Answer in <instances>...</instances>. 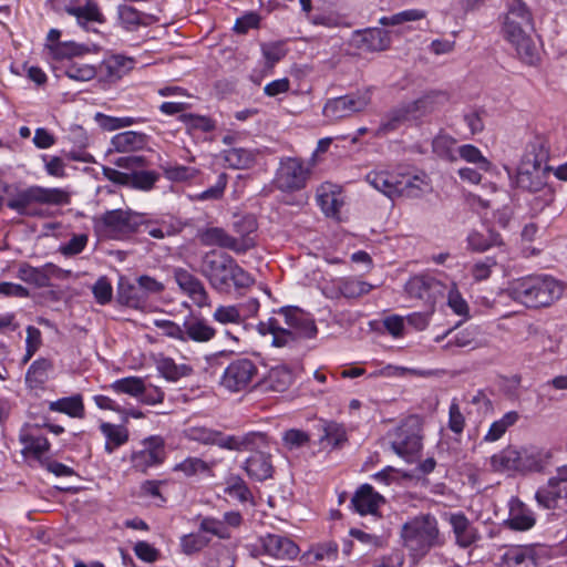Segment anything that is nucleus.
<instances>
[{"mask_svg":"<svg viewBox=\"0 0 567 567\" xmlns=\"http://www.w3.org/2000/svg\"><path fill=\"white\" fill-rule=\"evenodd\" d=\"M553 457L550 450L537 446H507L491 457V466L495 472L527 474L540 473Z\"/></svg>","mask_w":567,"mask_h":567,"instance_id":"7ed1b4c3","label":"nucleus"},{"mask_svg":"<svg viewBox=\"0 0 567 567\" xmlns=\"http://www.w3.org/2000/svg\"><path fill=\"white\" fill-rule=\"evenodd\" d=\"M350 44L359 50L379 52L390 48L391 38L389 32L381 28H368L353 31Z\"/></svg>","mask_w":567,"mask_h":567,"instance_id":"6ab92c4d","label":"nucleus"},{"mask_svg":"<svg viewBox=\"0 0 567 567\" xmlns=\"http://www.w3.org/2000/svg\"><path fill=\"white\" fill-rule=\"evenodd\" d=\"M158 179V174L152 171H133L130 173V185L141 190H150Z\"/></svg>","mask_w":567,"mask_h":567,"instance_id":"6e6d98bb","label":"nucleus"},{"mask_svg":"<svg viewBox=\"0 0 567 567\" xmlns=\"http://www.w3.org/2000/svg\"><path fill=\"white\" fill-rule=\"evenodd\" d=\"M244 468L250 478L258 482L271 478L275 472L271 455L262 451L252 453L246 460Z\"/></svg>","mask_w":567,"mask_h":567,"instance_id":"393cba45","label":"nucleus"},{"mask_svg":"<svg viewBox=\"0 0 567 567\" xmlns=\"http://www.w3.org/2000/svg\"><path fill=\"white\" fill-rule=\"evenodd\" d=\"M310 171L298 158L281 161L276 174V186L282 192H296L306 187Z\"/></svg>","mask_w":567,"mask_h":567,"instance_id":"4468645a","label":"nucleus"},{"mask_svg":"<svg viewBox=\"0 0 567 567\" xmlns=\"http://www.w3.org/2000/svg\"><path fill=\"white\" fill-rule=\"evenodd\" d=\"M339 289L346 298H359L370 292L372 285L357 279H346L340 284Z\"/></svg>","mask_w":567,"mask_h":567,"instance_id":"bf43d9fd","label":"nucleus"},{"mask_svg":"<svg viewBox=\"0 0 567 567\" xmlns=\"http://www.w3.org/2000/svg\"><path fill=\"white\" fill-rule=\"evenodd\" d=\"M309 434L305 431L290 429L282 435V441L289 450L299 449L309 442Z\"/></svg>","mask_w":567,"mask_h":567,"instance_id":"338daca9","label":"nucleus"},{"mask_svg":"<svg viewBox=\"0 0 567 567\" xmlns=\"http://www.w3.org/2000/svg\"><path fill=\"white\" fill-rule=\"evenodd\" d=\"M147 143V136L144 133L126 131L114 135L111 144L114 151L118 153H132L143 150Z\"/></svg>","mask_w":567,"mask_h":567,"instance_id":"7c9ffc66","label":"nucleus"},{"mask_svg":"<svg viewBox=\"0 0 567 567\" xmlns=\"http://www.w3.org/2000/svg\"><path fill=\"white\" fill-rule=\"evenodd\" d=\"M450 524L453 528L456 544L461 548H467L481 538L477 529L462 513L452 514L450 517Z\"/></svg>","mask_w":567,"mask_h":567,"instance_id":"bb28decb","label":"nucleus"},{"mask_svg":"<svg viewBox=\"0 0 567 567\" xmlns=\"http://www.w3.org/2000/svg\"><path fill=\"white\" fill-rule=\"evenodd\" d=\"M400 176L389 172H370L365 176V181L377 190L393 199L398 196V187Z\"/></svg>","mask_w":567,"mask_h":567,"instance_id":"2f4dec72","label":"nucleus"},{"mask_svg":"<svg viewBox=\"0 0 567 567\" xmlns=\"http://www.w3.org/2000/svg\"><path fill=\"white\" fill-rule=\"evenodd\" d=\"M424 17V11L410 9L392 14L391 17H382L380 23L382 25H398L409 21H416Z\"/></svg>","mask_w":567,"mask_h":567,"instance_id":"052dcab7","label":"nucleus"},{"mask_svg":"<svg viewBox=\"0 0 567 567\" xmlns=\"http://www.w3.org/2000/svg\"><path fill=\"white\" fill-rule=\"evenodd\" d=\"M370 102L371 92L369 89L330 99L323 106V115L332 120L343 118L363 111Z\"/></svg>","mask_w":567,"mask_h":567,"instance_id":"ddd939ff","label":"nucleus"},{"mask_svg":"<svg viewBox=\"0 0 567 567\" xmlns=\"http://www.w3.org/2000/svg\"><path fill=\"white\" fill-rule=\"evenodd\" d=\"M165 457L164 441L159 436H151L143 441V447L131 456L132 466L140 472L159 465Z\"/></svg>","mask_w":567,"mask_h":567,"instance_id":"a211bd4d","label":"nucleus"},{"mask_svg":"<svg viewBox=\"0 0 567 567\" xmlns=\"http://www.w3.org/2000/svg\"><path fill=\"white\" fill-rule=\"evenodd\" d=\"M257 153L243 147H233L224 151L225 163L233 168L244 169L254 165Z\"/></svg>","mask_w":567,"mask_h":567,"instance_id":"79ce46f5","label":"nucleus"},{"mask_svg":"<svg viewBox=\"0 0 567 567\" xmlns=\"http://www.w3.org/2000/svg\"><path fill=\"white\" fill-rule=\"evenodd\" d=\"M293 381L292 372L287 367L272 368L267 377L262 380V385L267 390L274 392L286 391Z\"/></svg>","mask_w":567,"mask_h":567,"instance_id":"ea45409f","label":"nucleus"},{"mask_svg":"<svg viewBox=\"0 0 567 567\" xmlns=\"http://www.w3.org/2000/svg\"><path fill=\"white\" fill-rule=\"evenodd\" d=\"M218 485L221 487V494H217L219 501H227V496L239 503H247L252 499L250 489L239 475H229L225 482Z\"/></svg>","mask_w":567,"mask_h":567,"instance_id":"cd10ccee","label":"nucleus"},{"mask_svg":"<svg viewBox=\"0 0 567 567\" xmlns=\"http://www.w3.org/2000/svg\"><path fill=\"white\" fill-rule=\"evenodd\" d=\"M65 74L71 80L86 82V81L92 80L95 76L96 71H95V68L90 64L71 63L66 68Z\"/></svg>","mask_w":567,"mask_h":567,"instance_id":"e2e57ef3","label":"nucleus"},{"mask_svg":"<svg viewBox=\"0 0 567 567\" xmlns=\"http://www.w3.org/2000/svg\"><path fill=\"white\" fill-rule=\"evenodd\" d=\"M117 23L125 30H135L143 23L142 13L127 4H120L116 9Z\"/></svg>","mask_w":567,"mask_h":567,"instance_id":"49530a36","label":"nucleus"},{"mask_svg":"<svg viewBox=\"0 0 567 567\" xmlns=\"http://www.w3.org/2000/svg\"><path fill=\"white\" fill-rule=\"evenodd\" d=\"M92 292L97 303L106 305L112 300L113 288L106 277H100L93 285Z\"/></svg>","mask_w":567,"mask_h":567,"instance_id":"0e129e2a","label":"nucleus"},{"mask_svg":"<svg viewBox=\"0 0 567 567\" xmlns=\"http://www.w3.org/2000/svg\"><path fill=\"white\" fill-rule=\"evenodd\" d=\"M267 444V435L262 432H248L243 435L228 434L215 430V465L218 454L227 452L231 462L236 461L235 454L241 451L260 447Z\"/></svg>","mask_w":567,"mask_h":567,"instance_id":"9b49d317","label":"nucleus"},{"mask_svg":"<svg viewBox=\"0 0 567 567\" xmlns=\"http://www.w3.org/2000/svg\"><path fill=\"white\" fill-rule=\"evenodd\" d=\"M110 389L138 399L144 392V381L138 377H126L111 383Z\"/></svg>","mask_w":567,"mask_h":567,"instance_id":"de8ad7c7","label":"nucleus"},{"mask_svg":"<svg viewBox=\"0 0 567 567\" xmlns=\"http://www.w3.org/2000/svg\"><path fill=\"white\" fill-rule=\"evenodd\" d=\"M185 337L197 341L205 342L213 337V329L207 324L206 320L195 315L187 317L183 324Z\"/></svg>","mask_w":567,"mask_h":567,"instance_id":"a19ab883","label":"nucleus"},{"mask_svg":"<svg viewBox=\"0 0 567 567\" xmlns=\"http://www.w3.org/2000/svg\"><path fill=\"white\" fill-rule=\"evenodd\" d=\"M70 193L59 187L32 185L17 190L7 202V206L23 216H40V210L33 205L63 206L70 204Z\"/></svg>","mask_w":567,"mask_h":567,"instance_id":"20e7f679","label":"nucleus"},{"mask_svg":"<svg viewBox=\"0 0 567 567\" xmlns=\"http://www.w3.org/2000/svg\"><path fill=\"white\" fill-rule=\"evenodd\" d=\"M53 7L75 18L76 24L85 30L91 23L103 24L106 21L101 7L94 0H54Z\"/></svg>","mask_w":567,"mask_h":567,"instance_id":"f8f14e48","label":"nucleus"},{"mask_svg":"<svg viewBox=\"0 0 567 567\" xmlns=\"http://www.w3.org/2000/svg\"><path fill=\"white\" fill-rule=\"evenodd\" d=\"M252 284V278L226 254L215 260V290L230 293Z\"/></svg>","mask_w":567,"mask_h":567,"instance_id":"9d476101","label":"nucleus"},{"mask_svg":"<svg viewBox=\"0 0 567 567\" xmlns=\"http://www.w3.org/2000/svg\"><path fill=\"white\" fill-rule=\"evenodd\" d=\"M174 277L179 288L185 291L197 306L206 303L207 295L202 284L190 272L184 269H176Z\"/></svg>","mask_w":567,"mask_h":567,"instance_id":"c85d7f7f","label":"nucleus"},{"mask_svg":"<svg viewBox=\"0 0 567 567\" xmlns=\"http://www.w3.org/2000/svg\"><path fill=\"white\" fill-rule=\"evenodd\" d=\"M134 63L132 58L115 54L105 61V69L111 78L120 79L134 68Z\"/></svg>","mask_w":567,"mask_h":567,"instance_id":"3c124183","label":"nucleus"},{"mask_svg":"<svg viewBox=\"0 0 567 567\" xmlns=\"http://www.w3.org/2000/svg\"><path fill=\"white\" fill-rule=\"evenodd\" d=\"M563 496H567V488L558 484L553 477L548 480L546 486L538 488L535 494L537 503L547 509L556 508Z\"/></svg>","mask_w":567,"mask_h":567,"instance_id":"c9c22d12","label":"nucleus"},{"mask_svg":"<svg viewBox=\"0 0 567 567\" xmlns=\"http://www.w3.org/2000/svg\"><path fill=\"white\" fill-rule=\"evenodd\" d=\"M549 157V151L547 143L544 137L535 136L525 148V153L522 158V165L543 167V164L547 162Z\"/></svg>","mask_w":567,"mask_h":567,"instance_id":"72a5a7b5","label":"nucleus"},{"mask_svg":"<svg viewBox=\"0 0 567 567\" xmlns=\"http://www.w3.org/2000/svg\"><path fill=\"white\" fill-rule=\"evenodd\" d=\"M233 230L238 235L233 237L223 228L215 227V245L230 249L237 254L246 252L256 246L251 234L258 228L257 220L252 215L234 216Z\"/></svg>","mask_w":567,"mask_h":567,"instance_id":"6e6552de","label":"nucleus"},{"mask_svg":"<svg viewBox=\"0 0 567 567\" xmlns=\"http://www.w3.org/2000/svg\"><path fill=\"white\" fill-rule=\"evenodd\" d=\"M320 443L328 442L333 447L341 446L347 441L344 426L336 421L319 420L317 424Z\"/></svg>","mask_w":567,"mask_h":567,"instance_id":"e433bc0d","label":"nucleus"},{"mask_svg":"<svg viewBox=\"0 0 567 567\" xmlns=\"http://www.w3.org/2000/svg\"><path fill=\"white\" fill-rule=\"evenodd\" d=\"M381 503H384V497L369 484L361 485L351 498V506L360 515H374Z\"/></svg>","mask_w":567,"mask_h":567,"instance_id":"b1692460","label":"nucleus"},{"mask_svg":"<svg viewBox=\"0 0 567 567\" xmlns=\"http://www.w3.org/2000/svg\"><path fill=\"white\" fill-rule=\"evenodd\" d=\"M502 35L515 49L522 62L534 65L539 56L530 37L534 30L532 13L523 0H507Z\"/></svg>","mask_w":567,"mask_h":567,"instance_id":"f257e3e1","label":"nucleus"},{"mask_svg":"<svg viewBox=\"0 0 567 567\" xmlns=\"http://www.w3.org/2000/svg\"><path fill=\"white\" fill-rule=\"evenodd\" d=\"M215 321L221 326L230 323L236 326L237 331H243V318L236 306H220L215 309Z\"/></svg>","mask_w":567,"mask_h":567,"instance_id":"864d4df0","label":"nucleus"},{"mask_svg":"<svg viewBox=\"0 0 567 567\" xmlns=\"http://www.w3.org/2000/svg\"><path fill=\"white\" fill-rule=\"evenodd\" d=\"M41 343V331L33 326H29L27 328L25 355L23 359L24 362H28L34 355Z\"/></svg>","mask_w":567,"mask_h":567,"instance_id":"69168bd1","label":"nucleus"},{"mask_svg":"<svg viewBox=\"0 0 567 567\" xmlns=\"http://www.w3.org/2000/svg\"><path fill=\"white\" fill-rule=\"evenodd\" d=\"M256 372L257 368L252 361L248 359L236 360L225 369L219 386L229 392L241 391L250 383Z\"/></svg>","mask_w":567,"mask_h":567,"instance_id":"dca6fc26","label":"nucleus"},{"mask_svg":"<svg viewBox=\"0 0 567 567\" xmlns=\"http://www.w3.org/2000/svg\"><path fill=\"white\" fill-rule=\"evenodd\" d=\"M449 101V94L445 91L433 90L424 93L415 101L408 102L414 121L430 115L441 109Z\"/></svg>","mask_w":567,"mask_h":567,"instance_id":"5701e85b","label":"nucleus"},{"mask_svg":"<svg viewBox=\"0 0 567 567\" xmlns=\"http://www.w3.org/2000/svg\"><path fill=\"white\" fill-rule=\"evenodd\" d=\"M545 549L542 545H513L501 557L503 567H538Z\"/></svg>","mask_w":567,"mask_h":567,"instance_id":"f3484780","label":"nucleus"},{"mask_svg":"<svg viewBox=\"0 0 567 567\" xmlns=\"http://www.w3.org/2000/svg\"><path fill=\"white\" fill-rule=\"evenodd\" d=\"M243 524V516L237 511H229L223 515V519H215V537L227 540H238L234 532Z\"/></svg>","mask_w":567,"mask_h":567,"instance_id":"4c0bfd02","label":"nucleus"},{"mask_svg":"<svg viewBox=\"0 0 567 567\" xmlns=\"http://www.w3.org/2000/svg\"><path fill=\"white\" fill-rule=\"evenodd\" d=\"M260 17L256 12H247L244 16L237 18L234 30L239 34H246L250 29L259 28Z\"/></svg>","mask_w":567,"mask_h":567,"instance_id":"774afa93","label":"nucleus"},{"mask_svg":"<svg viewBox=\"0 0 567 567\" xmlns=\"http://www.w3.org/2000/svg\"><path fill=\"white\" fill-rule=\"evenodd\" d=\"M392 451L408 462L422 449V424L417 416L406 417L388 433Z\"/></svg>","mask_w":567,"mask_h":567,"instance_id":"0eeeda50","label":"nucleus"},{"mask_svg":"<svg viewBox=\"0 0 567 567\" xmlns=\"http://www.w3.org/2000/svg\"><path fill=\"white\" fill-rule=\"evenodd\" d=\"M404 545L417 556H424L432 547L440 545L435 517L416 516L402 526Z\"/></svg>","mask_w":567,"mask_h":567,"instance_id":"423d86ee","label":"nucleus"},{"mask_svg":"<svg viewBox=\"0 0 567 567\" xmlns=\"http://www.w3.org/2000/svg\"><path fill=\"white\" fill-rule=\"evenodd\" d=\"M260 542L264 553L277 559L291 560L299 554V547L295 542L282 535L267 534Z\"/></svg>","mask_w":567,"mask_h":567,"instance_id":"4be33fe9","label":"nucleus"},{"mask_svg":"<svg viewBox=\"0 0 567 567\" xmlns=\"http://www.w3.org/2000/svg\"><path fill=\"white\" fill-rule=\"evenodd\" d=\"M508 509V518L504 522V525L509 529L525 532L535 526V513L518 497L511 498Z\"/></svg>","mask_w":567,"mask_h":567,"instance_id":"412c9836","label":"nucleus"},{"mask_svg":"<svg viewBox=\"0 0 567 567\" xmlns=\"http://www.w3.org/2000/svg\"><path fill=\"white\" fill-rule=\"evenodd\" d=\"M398 196L417 198L425 192L427 184L419 176H401L399 178Z\"/></svg>","mask_w":567,"mask_h":567,"instance_id":"a18cd8bd","label":"nucleus"},{"mask_svg":"<svg viewBox=\"0 0 567 567\" xmlns=\"http://www.w3.org/2000/svg\"><path fill=\"white\" fill-rule=\"evenodd\" d=\"M456 141L447 134H439L432 142L433 152L441 158L455 161L454 145Z\"/></svg>","mask_w":567,"mask_h":567,"instance_id":"5fc2aeb1","label":"nucleus"},{"mask_svg":"<svg viewBox=\"0 0 567 567\" xmlns=\"http://www.w3.org/2000/svg\"><path fill=\"white\" fill-rule=\"evenodd\" d=\"M274 313L282 315L290 329L279 326V329L271 334L272 347H287L299 338L311 339L317 336L318 329L313 318L299 307L285 306L274 310Z\"/></svg>","mask_w":567,"mask_h":567,"instance_id":"39448f33","label":"nucleus"},{"mask_svg":"<svg viewBox=\"0 0 567 567\" xmlns=\"http://www.w3.org/2000/svg\"><path fill=\"white\" fill-rule=\"evenodd\" d=\"M52 362L41 358L35 360L28 369L25 381L31 388H38L44 384L52 370Z\"/></svg>","mask_w":567,"mask_h":567,"instance_id":"c03bdc74","label":"nucleus"},{"mask_svg":"<svg viewBox=\"0 0 567 567\" xmlns=\"http://www.w3.org/2000/svg\"><path fill=\"white\" fill-rule=\"evenodd\" d=\"M549 167H535L528 165H519L516 175V185L518 188L530 193L543 192L544 203L540 207H546L554 202V192L546 187V171Z\"/></svg>","mask_w":567,"mask_h":567,"instance_id":"2eb2a0df","label":"nucleus"},{"mask_svg":"<svg viewBox=\"0 0 567 567\" xmlns=\"http://www.w3.org/2000/svg\"><path fill=\"white\" fill-rule=\"evenodd\" d=\"M48 409L51 412L63 413L72 419H84L85 406L82 394H73L50 401Z\"/></svg>","mask_w":567,"mask_h":567,"instance_id":"c756f323","label":"nucleus"},{"mask_svg":"<svg viewBox=\"0 0 567 567\" xmlns=\"http://www.w3.org/2000/svg\"><path fill=\"white\" fill-rule=\"evenodd\" d=\"M19 442L22 445L21 453L24 457L40 461L50 450L48 439L33 425L24 424L20 429Z\"/></svg>","mask_w":567,"mask_h":567,"instance_id":"aec40b11","label":"nucleus"},{"mask_svg":"<svg viewBox=\"0 0 567 567\" xmlns=\"http://www.w3.org/2000/svg\"><path fill=\"white\" fill-rule=\"evenodd\" d=\"M213 535L212 522L204 520L202 528L197 533L186 535L182 538V548L186 554H193L203 549Z\"/></svg>","mask_w":567,"mask_h":567,"instance_id":"58836bf2","label":"nucleus"},{"mask_svg":"<svg viewBox=\"0 0 567 567\" xmlns=\"http://www.w3.org/2000/svg\"><path fill=\"white\" fill-rule=\"evenodd\" d=\"M238 543L239 540H230L227 544L215 543V567H234Z\"/></svg>","mask_w":567,"mask_h":567,"instance_id":"09e8293b","label":"nucleus"},{"mask_svg":"<svg viewBox=\"0 0 567 567\" xmlns=\"http://www.w3.org/2000/svg\"><path fill=\"white\" fill-rule=\"evenodd\" d=\"M17 277L35 288H47L51 285L50 274L48 272V264L42 267H33L29 264H21L19 266Z\"/></svg>","mask_w":567,"mask_h":567,"instance_id":"f704fd0d","label":"nucleus"},{"mask_svg":"<svg viewBox=\"0 0 567 567\" xmlns=\"http://www.w3.org/2000/svg\"><path fill=\"white\" fill-rule=\"evenodd\" d=\"M519 419V414L516 411H511L504 414L501 420L492 423L488 432L484 436L487 442H495L503 436L506 430L514 425Z\"/></svg>","mask_w":567,"mask_h":567,"instance_id":"8fccbe9b","label":"nucleus"},{"mask_svg":"<svg viewBox=\"0 0 567 567\" xmlns=\"http://www.w3.org/2000/svg\"><path fill=\"white\" fill-rule=\"evenodd\" d=\"M144 225L142 215L123 209L106 212L99 221V229L103 236L111 239H123L138 231Z\"/></svg>","mask_w":567,"mask_h":567,"instance_id":"1a4fd4ad","label":"nucleus"},{"mask_svg":"<svg viewBox=\"0 0 567 567\" xmlns=\"http://www.w3.org/2000/svg\"><path fill=\"white\" fill-rule=\"evenodd\" d=\"M409 121H414L409 104L408 102L401 103L385 114L379 125L378 133L386 134L389 132L395 131L402 124Z\"/></svg>","mask_w":567,"mask_h":567,"instance_id":"473e14b6","label":"nucleus"},{"mask_svg":"<svg viewBox=\"0 0 567 567\" xmlns=\"http://www.w3.org/2000/svg\"><path fill=\"white\" fill-rule=\"evenodd\" d=\"M100 430L106 437L105 451L110 454L113 453L115 449L126 443L128 440L127 431L120 425L103 422L100 425Z\"/></svg>","mask_w":567,"mask_h":567,"instance_id":"37998d69","label":"nucleus"},{"mask_svg":"<svg viewBox=\"0 0 567 567\" xmlns=\"http://www.w3.org/2000/svg\"><path fill=\"white\" fill-rule=\"evenodd\" d=\"M458 155L466 162L476 164L480 169L485 172H487L491 167L489 161L485 158L481 151L474 145L466 144L460 146Z\"/></svg>","mask_w":567,"mask_h":567,"instance_id":"13d9d810","label":"nucleus"},{"mask_svg":"<svg viewBox=\"0 0 567 567\" xmlns=\"http://www.w3.org/2000/svg\"><path fill=\"white\" fill-rule=\"evenodd\" d=\"M467 241L470 247L476 251H485L492 246H497L502 244L499 234L493 229H488L487 237H485L481 233L473 231L468 235Z\"/></svg>","mask_w":567,"mask_h":567,"instance_id":"603ef678","label":"nucleus"},{"mask_svg":"<svg viewBox=\"0 0 567 567\" xmlns=\"http://www.w3.org/2000/svg\"><path fill=\"white\" fill-rule=\"evenodd\" d=\"M507 296L528 308L548 307L563 295V286L553 277L534 275L509 284Z\"/></svg>","mask_w":567,"mask_h":567,"instance_id":"f03ea898","label":"nucleus"},{"mask_svg":"<svg viewBox=\"0 0 567 567\" xmlns=\"http://www.w3.org/2000/svg\"><path fill=\"white\" fill-rule=\"evenodd\" d=\"M176 471L183 472L186 476H195L209 473L207 463L197 457H188L175 466Z\"/></svg>","mask_w":567,"mask_h":567,"instance_id":"680f3d73","label":"nucleus"},{"mask_svg":"<svg viewBox=\"0 0 567 567\" xmlns=\"http://www.w3.org/2000/svg\"><path fill=\"white\" fill-rule=\"evenodd\" d=\"M89 243L87 234H73L72 237L59 246V252L65 257L81 254Z\"/></svg>","mask_w":567,"mask_h":567,"instance_id":"4d7b16f0","label":"nucleus"},{"mask_svg":"<svg viewBox=\"0 0 567 567\" xmlns=\"http://www.w3.org/2000/svg\"><path fill=\"white\" fill-rule=\"evenodd\" d=\"M443 285L434 277L429 275H420L411 278L405 284V291L410 297L419 299H430L441 293Z\"/></svg>","mask_w":567,"mask_h":567,"instance_id":"a878e982","label":"nucleus"}]
</instances>
